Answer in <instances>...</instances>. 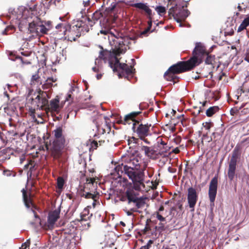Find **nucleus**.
Wrapping results in <instances>:
<instances>
[{
  "mask_svg": "<svg viewBox=\"0 0 249 249\" xmlns=\"http://www.w3.org/2000/svg\"><path fill=\"white\" fill-rule=\"evenodd\" d=\"M151 183L152 184V186L151 187V188L152 189H155L157 188V185H158V183H154L153 181H151Z\"/></svg>",
  "mask_w": 249,
  "mask_h": 249,
  "instance_id": "nucleus-61",
  "label": "nucleus"
},
{
  "mask_svg": "<svg viewBox=\"0 0 249 249\" xmlns=\"http://www.w3.org/2000/svg\"><path fill=\"white\" fill-rule=\"evenodd\" d=\"M81 196L84 197L85 198L87 199L91 198L92 199H93V200H94V201H97L98 198V196H97V195L92 194L89 192L83 193L81 195Z\"/></svg>",
  "mask_w": 249,
  "mask_h": 249,
  "instance_id": "nucleus-30",
  "label": "nucleus"
},
{
  "mask_svg": "<svg viewBox=\"0 0 249 249\" xmlns=\"http://www.w3.org/2000/svg\"><path fill=\"white\" fill-rule=\"evenodd\" d=\"M30 84L32 87L38 86L42 84L41 78L38 74V71L31 77Z\"/></svg>",
  "mask_w": 249,
  "mask_h": 249,
  "instance_id": "nucleus-25",
  "label": "nucleus"
},
{
  "mask_svg": "<svg viewBox=\"0 0 249 249\" xmlns=\"http://www.w3.org/2000/svg\"><path fill=\"white\" fill-rule=\"evenodd\" d=\"M178 10V9L177 6V5L174 7H171L169 9V15H172L173 16V17H174V15L176 14L177 13Z\"/></svg>",
  "mask_w": 249,
  "mask_h": 249,
  "instance_id": "nucleus-42",
  "label": "nucleus"
},
{
  "mask_svg": "<svg viewBox=\"0 0 249 249\" xmlns=\"http://www.w3.org/2000/svg\"><path fill=\"white\" fill-rule=\"evenodd\" d=\"M189 14L190 12L188 10L184 9L183 7L179 8L177 13L174 15V18L178 23H179L180 27H184L185 25L182 22L185 21Z\"/></svg>",
  "mask_w": 249,
  "mask_h": 249,
  "instance_id": "nucleus-13",
  "label": "nucleus"
},
{
  "mask_svg": "<svg viewBox=\"0 0 249 249\" xmlns=\"http://www.w3.org/2000/svg\"><path fill=\"white\" fill-rule=\"evenodd\" d=\"M55 28L58 29H62V34H64V37L68 38L71 41H75L77 38L81 36V32L82 30L81 26L74 25L71 26L66 23H62L57 24ZM62 34V33H60Z\"/></svg>",
  "mask_w": 249,
  "mask_h": 249,
  "instance_id": "nucleus-6",
  "label": "nucleus"
},
{
  "mask_svg": "<svg viewBox=\"0 0 249 249\" xmlns=\"http://www.w3.org/2000/svg\"><path fill=\"white\" fill-rule=\"evenodd\" d=\"M249 25V17L245 18L237 29V32H240L246 29Z\"/></svg>",
  "mask_w": 249,
  "mask_h": 249,
  "instance_id": "nucleus-29",
  "label": "nucleus"
},
{
  "mask_svg": "<svg viewBox=\"0 0 249 249\" xmlns=\"http://www.w3.org/2000/svg\"><path fill=\"white\" fill-rule=\"evenodd\" d=\"M245 60L247 61V62H249V54L247 53L245 57Z\"/></svg>",
  "mask_w": 249,
  "mask_h": 249,
  "instance_id": "nucleus-64",
  "label": "nucleus"
},
{
  "mask_svg": "<svg viewBox=\"0 0 249 249\" xmlns=\"http://www.w3.org/2000/svg\"><path fill=\"white\" fill-rule=\"evenodd\" d=\"M60 211L55 210L49 213L48 218V228L52 229L55 222L59 218Z\"/></svg>",
  "mask_w": 249,
  "mask_h": 249,
  "instance_id": "nucleus-20",
  "label": "nucleus"
},
{
  "mask_svg": "<svg viewBox=\"0 0 249 249\" xmlns=\"http://www.w3.org/2000/svg\"><path fill=\"white\" fill-rule=\"evenodd\" d=\"M181 219V217H180L179 218H177L176 220H173V222L174 224L173 228L170 227L169 225L165 226L164 223L160 222L159 223L158 226H156L155 227V229L160 233H161L165 230L172 231L174 230H177L181 228L182 227V224L180 223Z\"/></svg>",
  "mask_w": 249,
  "mask_h": 249,
  "instance_id": "nucleus-12",
  "label": "nucleus"
},
{
  "mask_svg": "<svg viewBox=\"0 0 249 249\" xmlns=\"http://www.w3.org/2000/svg\"><path fill=\"white\" fill-rule=\"evenodd\" d=\"M23 169L24 170H26L28 169H30L29 160L28 161V162L24 165Z\"/></svg>",
  "mask_w": 249,
  "mask_h": 249,
  "instance_id": "nucleus-63",
  "label": "nucleus"
},
{
  "mask_svg": "<svg viewBox=\"0 0 249 249\" xmlns=\"http://www.w3.org/2000/svg\"><path fill=\"white\" fill-rule=\"evenodd\" d=\"M38 94L36 96H39V97H48V93L46 91H44L41 89H39L38 90Z\"/></svg>",
  "mask_w": 249,
  "mask_h": 249,
  "instance_id": "nucleus-39",
  "label": "nucleus"
},
{
  "mask_svg": "<svg viewBox=\"0 0 249 249\" xmlns=\"http://www.w3.org/2000/svg\"><path fill=\"white\" fill-rule=\"evenodd\" d=\"M63 107L62 103L59 105V98L58 96H56L55 98L50 101V104H48V106H47L46 109H48L51 111L56 112L57 113Z\"/></svg>",
  "mask_w": 249,
  "mask_h": 249,
  "instance_id": "nucleus-19",
  "label": "nucleus"
},
{
  "mask_svg": "<svg viewBox=\"0 0 249 249\" xmlns=\"http://www.w3.org/2000/svg\"><path fill=\"white\" fill-rule=\"evenodd\" d=\"M142 112L141 111H134L130 113L125 116L124 118L123 124H130L133 122L132 130L138 138H143L144 136H148L150 134V128L151 126V124H143L140 123L139 121L136 120V118Z\"/></svg>",
  "mask_w": 249,
  "mask_h": 249,
  "instance_id": "nucleus-5",
  "label": "nucleus"
},
{
  "mask_svg": "<svg viewBox=\"0 0 249 249\" xmlns=\"http://www.w3.org/2000/svg\"><path fill=\"white\" fill-rule=\"evenodd\" d=\"M31 105L36 107V109L46 110L47 106H48V100L46 97L36 96L35 99L32 98Z\"/></svg>",
  "mask_w": 249,
  "mask_h": 249,
  "instance_id": "nucleus-17",
  "label": "nucleus"
},
{
  "mask_svg": "<svg viewBox=\"0 0 249 249\" xmlns=\"http://www.w3.org/2000/svg\"><path fill=\"white\" fill-rule=\"evenodd\" d=\"M95 179L94 178H87V182L89 184H93L95 182Z\"/></svg>",
  "mask_w": 249,
  "mask_h": 249,
  "instance_id": "nucleus-52",
  "label": "nucleus"
},
{
  "mask_svg": "<svg viewBox=\"0 0 249 249\" xmlns=\"http://www.w3.org/2000/svg\"><path fill=\"white\" fill-rule=\"evenodd\" d=\"M29 164L30 170L28 172V174H29L30 173V175L31 176L32 172L36 169L37 165L35 161L33 160H29Z\"/></svg>",
  "mask_w": 249,
  "mask_h": 249,
  "instance_id": "nucleus-31",
  "label": "nucleus"
},
{
  "mask_svg": "<svg viewBox=\"0 0 249 249\" xmlns=\"http://www.w3.org/2000/svg\"><path fill=\"white\" fill-rule=\"evenodd\" d=\"M153 243L154 241L153 240H149L146 245L141 247L140 249H149Z\"/></svg>",
  "mask_w": 249,
  "mask_h": 249,
  "instance_id": "nucleus-40",
  "label": "nucleus"
},
{
  "mask_svg": "<svg viewBox=\"0 0 249 249\" xmlns=\"http://www.w3.org/2000/svg\"><path fill=\"white\" fill-rule=\"evenodd\" d=\"M91 148L96 149L98 147V143L97 141H93L91 143Z\"/></svg>",
  "mask_w": 249,
  "mask_h": 249,
  "instance_id": "nucleus-50",
  "label": "nucleus"
},
{
  "mask_svg": "<svg viewBox=\"0 0 249 249\" xmlns=\"http://www.w3.org/2000/svg\"><path fill=\"white\" fill-rule=\"evenodd\" d=\"M156 217L158 220L160 221V222H165V218L163 217L159 213H157Z\"/></svg>",
  "mask_w": 249,
  "mask_h": 249,
  "instance_id": "nucleus-48",
  "label": "nucleus"
},
{
  "mask_svg": "<svg viewBox=\"0 0 249 249\" xmlns=\"http://www.w3.org/2000/svg\"><path fill=\"white\" fill-rule=\"evenodd\" d=\"M158 147L160 148L159 154L160 155H164L167 153L170 149V147L168 146L167 145H166V146H162V147H160V145H158Z\"/></svg>",
  "mask_w": 249,
  "mask_h": 249,
  "instance_id": "nucleus-32",
  "label": "nucleus"
},
{
  "mask_svg": "<svg viewBox=\"0 0 249 249\" xmlns=\"http://www.w3.org/2000/svg\"><path fill=\"white\" fill-rule=\"evenodd\" d=\"M95 1V0H84L83 3L85 7H88L91 4H94Z\"/></svg>",
  "mask_w": 249,
  "mask_h": 249,
  "instance_id": "nucleus-38",
  "label": "nucleus"
},
{
  "mask_svg": "<svg viewBox=\"0 0 249 249\" xmlns=\"http://www.w3.org/2000/svg\"><path fill=\"white\" fill-rule=\"evenodd\" d=\"M36 107H34V108H33L32 107L29 109L30 112L31 113V116H34L35 113L36 112Z\"/></svg>",
  "mask_w": 249,
  "mask_h": 249,
  "instance_id": "nucleus-56",
  "label": "nucleus"
},
{
  "mask_svg": "<svg viewBox=\"0 0 249 249\" xmlns=\"http://www.w3.org/2000/svg\"><path fill=\"white\" fill-rule=\"evenodd\" d=\"M218 185V177L214 176L211 180L209 188V197L211 202H213L215 200Z\"/></svg>",
  "mask_w": 249,
  "mask_h": 249,
  "instance_id": "nucleus-14",
  "label": "nucleus"
},
{
  "mask_svg": "<svg viewBox=\"0 0 249 249\" xmlns=\"http://www.w3.org/2000/svg\"><path fill=\"white\" fill-rule=\"evenodd\" d=\"M141 150L144 151L146 156L150 159H154L156 158V150L150 147L142 145L141 146Z\"/></svg>",
  "mask_w": 249,
  "mask_h": 249,
  "instance_id": "nucleus-23",
  "label": "nucleus"
},
{
  "mask_svg": "<svg viewBox=\"0 0 249 249\" xmlns=\"http://www.w3.org/2000/svg\"><path fill=\"white\" fill-rule=\"evenodd\" d=\"M89 210L87 209H85L84 210L83 213L81 214V215H85L86 216V217H87V216H89Z\"/></svg>",
  "mask_w": 249,
  "mask_h": 249,
  "instance_id": "nucleus-57",
  "label": "nucleus"
},
{
  "mask_svg": "<svg viewBox=\"0 0 249 249\" xmlns=\"http://www.w3.org/2000/svg\"><path fill=\"white\" fill-rule=\"evenodd\" d=\"M17 58H19V59L20 60L22 64L28 65V64H30L31 63L30 61L27 60H25L21 56H18V57H17Z\"/></svg>",
  "mask_w": 249,
  "mask_h": 249,
  "instance_id": "nucleus-46",
  "label": "nucleus"
},
{
  "mask_svg": "<svg viewBox=\"0 0 249 249\" xmlns=\"http://www.w3.org/2000/svg\"><path fill=\"white\" fill-rule=\"evenodd\" d=\"M56 81V79H54L53 77L48 78L45 83L42 85V89L43 90L51 89L53 86V83L55 82Z\"/></svg>",
  "mask_w": 249,
  "mask_h": 249,
  "instance_id": "nucleus-26",
  "label": "nucleus"
},
{
  "mask_svg": "<svg viewBox=\"0 0 249 249\" xmlns=\"http://www.w3.org/2000/svg\"><path fill=\"white\" fill-rule=\"evenodd\" d=\"M240 147L236 146L232 151V156L229 162L227 174L230 181H232L234 178L237 162L240 157Z\"/></svg>",
  "mask_w": 249,
  "mask_h": 249,
  "instance_id": "nucleus-8",
  "label": "nucleus"
},
{
  "mask_svg": "<svg viewBox=\"0 0 249 249\" xmlns=\"http://www.w3.org/2000/svg\"><path fill=\"white\" fill-rule=\"evenodd\" d=\"M146 137L147 136H144V138H139L138 139H139V140L140 139V140L143 141L145 143H146L147 144H150V142L149 141H148L147 139L146 138Z\"/></svg>",
  "mask_w": 249,
  "mask_h": 249,
  "instance_id": "nucleus-53",
  "label": "nucleus"
},
{
  "mask_svg": "<svg viewBox=\"0 0 249 249\" xmlns=\"http://www.w3.org/2000/svg\"><path fill=\"white\" fill-rule=\"evenodd\" d=\"M198 195L196 190L193 187H190L188 189L187 200L190 208L192 209V211H194Z\"/></svg>",
  "mask_w": 249,
  "mask_h": 249,
  "instance_id": "nucleus-15",
  "label": "nucleus"
},
{
  "mask_svg": "<svg viewBox=\"0 0 249 249\" xmlns=\"http://www.w3.org/2000/svg\"><path fill=\"white\" fill-rule=\"evenodd\" d=\"M155 10L160 15H161L162 14H165L166 13L165 8L162 6H157L155 8Z\"/></svg>",
  "mask_w": 249,
  "mask_h": 249,
  "instance_id": "nucleus-35",
  "label": "nucleus"
},
{
  "mask_svg": "<svg viewBox=\"0 0 249 249\" xmlns=\"http://www.w3.org/2000/svg\"><path fill=\"white\" fill-rule=\"evenodd\" d=\"M114 49H115V46H112V53L115 55V62H114V63H113L112 62H109V65H110V67L113 69V71H118V68L120 67V64H122V63H120L119 60L117 57V56H118L120 54L123 53H120L118 55H116L113 53V51H114ZM126 50V49L124 51V52H123V53H125Z\"/></svg>",
  "mask_w": 249,
  "mask_h": 249,
  "instance_id": "nucleus-24",
  "label": "nucleus"
},
{
  "mask_svg": "<svg viewBox=\"0 0 249 249\" xmlns=\"http://www.w3.org/2000/svg\"><path fill=\"white\" fill-rule=\"evenodd\" d=\"M150 230V228L148 226L147 224H146L144 229V232L146 233L147 231H149Z\"/></svg>",
  "mask_w": 249,
  "mask_h": 249,
  "instance_id": "nucleus-59",
  "label": "nucleus"
},
{
  "mask_svg": "<svg viewBox=\"0 0 249 249\" xmlns=\"http://www.w3.org/2000/svg\"><path fill=\"white\" fill-rule=\"evenodd\" d=\"M32 212H33V213L34 214L35 217L36 218H38L39 220H40L39 216L37 215V214L35 212V211L34 210L32 209Z\"/></svg>",
  "mask_w": 249,
  "mask_h": 249,
  "instance_id": "nucleus-62",
  "label": "nucleus"
},
{
  "mask_svg": "<svg viewBox=\"0 0 249 249\" xmlns=\"http://www.w3.org/2000/svg\"><path fill=\"white\" fill-rule=\"evenodd\" d=\"M194 58H190L187 61H179L170 66L164 74V78L168 81L175 84L179 81V77L176 74L190 71L195 67Z\"/></svg>",
  "mask_w": 249,
  "mask_h": 249,
  "instance_id": "nucleus-4",
  "label": "nucleus"
},
{
  "mask_svg": "<svg viewBox=\"0 0 249 249\" xmlns=\"http://www.w3.org/2000/svg\"><path fill=\"white\" fill-rule=\"evenodd\" d=\"M205 57H206L205 60V64L211 65L213 68H214L215 63V55L210 54H209V53H208V54Z\"/></svg>",
  "mask_w": 249,
  "mask_h": 249,
  "instance_id": "nucleus-27",
  "label": "nucleus"
},
{
  "mask_svg": "<svg viewBox=\"0 0 249 249\" xmlns=\"http://www.w3.org/2000/svg\"><path fill=\"white\" fill-rule=\"evenodd\" d=\"M92 215V214H90V216H87L85 215H81V219L80 221L83 222V221H87L89 219V218Z\"/></svg>",
  "mask_w": 249,
  "mask_h": 249,
  "instance_id": "nucleus-47",
  "label": "nucleus"
},
{
  "mask_svg": "<svg viewBox=\"0 0 249 249\" xmlns=\"http://www.w3.org/2000/svg\"><path fill=\"white\" fill-rule=\"evenodd\" d=\"M72 90H73L72 89L69 90L65 102L66 101H70V99L71 98V93H72Z\"/></svg>",
  "mask_w": 249,
  "mask_h": 249,
  "instance_id": "nucleus-49",
  "label": "nucleus"
},
{
  "mask_svg": "<svg viewBox=\"0 0 249 249\" xmlns=\"http://www.w3.org/2000/svg\"><path fill=\"white\" fill-rule=\"evenodd\" d=\"M223 76H226V73L223 71H221L218 75V80H222Z\"/></svg>",
  "mask_w": 249,
  "mask_h": 249,
  "instance_id": "nucleus-54",
  "label": "nucleus"
},
{
  "mask_svg": "<svg viewBox=\"0 0 249 249\" xmlns=\"http://www.w3.org/2000/svg\"><path fill=\"white\" fill-rule=\"evenodd\" d=\"M21 192L22 193L23 199L26 207L29 208L32 206L33 208L36 209V206L33 204L31 197L28 196L26 190L25 189H22Z\"/></svg>",
  "mask_w": 249,
  "mask_h": 249,
  "instance_id": "nucleus-22",
  "label": "nucleus"
},
{
  "mask_svg": "<svg viewBox=\"0 0 249 249\" xmlns=\"http://www.w3.org/2000/svg\"><path fill=\"white\" fill-rule=\"evenodd\" d=\"M130 6L142 10L149 19L151 20L153 17L152 10L147 3L139 2L131 4Z\"/></svg>",
  "mask_w": 249,
  "mask_h": 249,
  "instance_id": "nucleus-16",
  "label": "nucleus"
},
{
  "mask_svg": "<svg viewBox=\"0 0 249 249\" xmlns=\"http://www.w3.org/2000/svg\"><path fill=\"white\" fill-rule=\"evenodd\" d=\"M166 145H167V143H165L162 139H160V142L159 145H160V147H161V146H166Z\"/></svg>",
  "mask_w": 249,
  "mask_h": 249,
  "instance_id": "nucleus-60",
  "label": "nucleus"
},
{
  "mask_svg": "<svg viewBox=\"0 0 249 249\" xmlns=\"http://www.w3.org/2000/svg\"><path fill=\"white\" fill-rule=\"evenodd\" d=\"M18 56H19L16 55L13 52H10L9 53V58L13 61H15L16 59H19V58H17V57H18Z\"/></svg>",
  "mask_w": 249,
  "mask_h": 249,
  "instance_id": "nucleus-43",
  "label": "nucleus"
},
{
  "mask_svg": "<svg viewBox=\"0 0 249 249\" xmlns=\"http://www.w3.org/2000/svg\"><path fill=\"white\" fill-rule=\"evenodd\" d=\"M103 13L101 12V10L96 11L92 14L91 18L89 17L88 18L89 25L92 27L96 21L103 17Z\"/></svg>",
  "mask_w": 249,
  "mask_h": 249,
  "instance_id": "nucleus-21",
  "label": "nucleus"
},
{
  "mask_svg": "<svg viewBox=\"0 0 249 249\" xmlns=\"http://www.w3.org/2000/svg\"><path fill=\"white\" fill-rule=\"evenodd\" d=\"M100 22L102 26V29L100 30L101 34H110L111 37H112L111 40H109L111 45L115 46L113 53L116 55H118L120 53L124 52L126 50V46L124 42V38L119 37V33L118 32L115 30L112 31L108 18H105L102 21L100 20ZM109 39H110L109 38Z\"/></svg>",
  "mask_w": 249,
  "mask_h": 249,
  "instance_id": "nucleus-3",
  "label": "nucleus"
},
{
  "mask_svg": "<svg viewBox=\"0 0 249 249\" xmlns=\"http://www.w3.org/2000/svg\"><path fill=\"white\" fill-rule=\"evenodd\" d=\"M32 52L29 51H23L21 52V54L25 56H29L31 54Z\"/></svg>",
  "mask_w": 249,
  "mask_h": 249,
  "instance_id": "nucleus-51",
  "label": "nucleus"
},
{
  "mask_svg": "<svg viewBox=\"0 0 249 249\" xmlns=\"http://www.w3.org/2000/svg\"><path fill=\"white\" fill-rule=\"evenodd\" d=\"M30 242L28 240L26 242L23 243L21 246V249H26L27 248H29Z\"/></svg>",
  "mask_w": 249,
  "mask_h": 249,
  "instance_id": "nucleus-44",
  "label": "nucleus"
},
{
  "mask_svg": "<svg viewBox=\"0 0 249 249\" xmlns=\"http://www.w3.org/2000/svg\"><path fill=\"white\" fill-rule=\"evenodd\" d=\"M202 125L205 129L209 131L211 128L213 126V124L211 122H206L202 124Z\"/></svg>",
  "mask_w": 249,
  "mask_h": 249,
  "instance_id": "nucleus-36",
  "label": "nucleus"
},
{
  "mask_svg": "<svg viewBox=\"0 0 249 249\" xmlns=\"http://www.w3.org/2000/svg\"><path fill=\"white\" fill-rule=\"evenodd\" d=\"M102 50L100 51L99 58L105 60L107 58V55L108 54V52L107 51L103 50V48L101 47Z\"/></svg>",
  "mask_w": 249,
  "mask_h": 249,
  "instance_id": "nucleus-33",
  "label": "nucleus"
},
{
  "mask_svg": "<svg viewBox=\"0 0 249 249\" xmlns=\"http://www.w3.org/2000/svg\"><path fill=\"white\" fill-rule=\"evenodd\" d=\"M139 140L138 138H136L135 137H132L128 140V144L130 146L132 143H139Z\"/></svg>",
  "mask_w": 249,
  "mask_h": 249,
  "instance_id": "nucleus-37",
  "label": "nucleus"
},
{
  "mask_svg": "<svg viewBox=\"0 0 249 249\" xmlns=\"http://www.w3.org/2000/svg\"><path fill=\"white\" fill-rule=\"evenodd\" d=\"M172 152L175 154H178L180 152V150L178 147H176L172 150Z\"/></svg>",
  "mask_w": 249,
  "mask_h": 249,
  "instance_id": "nucleus-58",
  "label": "nucleus"
},
{
  "mask_svg": "<svg viewBox=\"0 0 249 249\" xmlns=\"http://www.w3.org/2000/svg\"><path fill=\"white\" fill-rule=\"evenodd\" d=\"M48 30L40 19L37 17L29 24L28 31L30 33L34 34L36 36H40L46 34Z\"/></svg>",
  "mask_w": 249,
  "mask_h": 249,
  "instance_id": "nucleus-9",
  "label": "nucleus"
},
{
  "mask_svg": "<svg viewBox=\"0 0 249 249\" xmlns=\"http://www.w3.org/2000/svg\"><path fill=\"white\" fill-rule=\"evenodd\" d=\"M141 162V160L140 158H133L132 159H130V161L129 162V164H132V166L128 165H124L123 163H122L121 164H118L117 165L114 169V173H111L112 174H115V173L117 175V178H120L122 176V174L124 173V171H123L124 170V167L127 166L129 167L130 166L132 169H133L134 170H139L140 168V164Z\"/></svg>",
  "mask_w": 249,
  "mask_h": 249,
  "instance_id": "nucleus-11",
  "label": "nucleus"
},
{
  "mask_svg": "<svg viewBox=\"0 0 249 249\" xmlns=\"http://www.w3.org/2000/svg\"><path fill=\"white\" fill-rule=\"evenodd\" d=\"M56 29L57 30V31H56V34H59V35L61 36V37H64V34H61L60 33H63V31H62V29L61 28H59L58 29H57L56 28Z\"/></svg>",
  "mask_w": 249,
  "mask_h": 249,
  "instance_id": "nucleus-55",
  "label": "nucleus"
},
{
  "mask_svg": "<svg viewBox=\"0 0 249 249\" xmlns=\"http://www.w3.org/2000/svg\"><path fill=\"white\" fill-rule=\"evenodd\" d=\"M53 138L50 141L45 142V147L50 155L54 159H59L62 155L66 144V137L62 126L57 127L53 132Z\"/></svg>",
  "mask_w": 249,
  "mask_h": 249,
  "instance_id": "nucleus-2",
  "label": "nucleus"
},
{
  "mask_svg": "<svg viewBox=\"0 0 249 249\" xmlns=\"http://www.w3.org/2000/svg\"><path fill=\"white\" fill-rule=\"evenodd\" d=\"M124 173L126 175L133 183L134 188H128L121 195L120 200L121 201L126 202L128 205H132L133 207L130 209L132 212L141 213L142 211L139 210L145 207V199L139 197V193L136 191L141 190L142 187H145L143 183L144 173L143 172L134 170L129 166L124 167Z\"/></svg>",
  "mask_w": 249,
  "mask_h": 249,
  "instance_id": "nucleus-1",
  "label": "nucleus"
},
{
  "mask_svg": "<svg viewBox=\"0 0 249 249\" xmlns=\"http://www.w3.org/2000/svg\"><path fill=\"white\" fill-rule=\"evenodd\" d=\"M118 69V75L120 77L124 76L125 75L127 76H131L135 72V71L133 66H128L125 63L120 64Z\"/></svg>",
  "mask_w": 249,
  "mask_h": 249,
  "instance_id": "nucleus-18",
  "label": "nucleus"
},
{
  "mask_svg": "<svg viewBox=\"0 0 249 249\" xmlns=\"http://www.w3.org/2000/svg\"><path fill=\"white\" fill-rule=\"evenodd\" d=\"M209 52L206 51L205 47L200 42L196 44V47L193 52V56L190 58H194L195 67L198 66L202 62V59L208 54Z\"/></svg>",
  "mask_w": 249,
  "mask_h": 249,
  "instance_id": "nucleus-10",
  "label": "nucleus"
},
{
  "mask_svg": "<svg viewBox=\"0 0 249 249\" xmlns=\"http://www.w3.org/2000/svg\"><path fill=\"white\" fill-rule=\"evenodd\" d=\"M14 29V27H13V26H8V27H7L4 30H3L2 32V34L3 35H8L10 33H8V32L9 31V30H13Z\"/></svg>",
  "mask_w": 249,
  "mask_h": 249,
  "instance_id": "nucleus-45",
  "label": "nucleus"
},
{
  "mask_svg": "<svg viewBox=\"0 0 249 249\" xmlns=\"http://www.w3.org/2000/svg\"><path fill=\"white\" fill-rule=\"evenodd\" d=\"M95 122L99 134L109 133L111 124L110 120L108 117L100 114L98 116Z\"/></svg>",
  "mask_w": 249,
  "mask_h": 249,
  "instance_id": "nucleus-7",
  "label": "nucleus"
},
{
  "mask_svg": "<svg viewBox=\"0 0 249 249\" xmlns=\"http://www.w3.org/2000/svg\"><path fill=\"white\" fill-rule=\"evenodd\" d=\"M60 1V0H49L47 2V4H45L44 5H46L47 7L50 6L51 5H56V2L59 3Z\"/></svg>",
  "mask_w": 249,
  "mask_h": 249,
  "instance_id": "nucleus-41",
  "label": "nucleus"
},
{
  "mask_svg": "<svg viewBox=\"0 0 249 249\" xmlns=\"http://www.w3.org/2000/svg\"><path fill=\"white\" fill-rule=\"evenodd\" d=\"M219 107L218 106H213L210 107L206 111V114L208 117H212L215 113L219 110Z\"/></svg>",
  "mask_w": 249,
  "mask_h": 249,
  "instance_id": "nucleus-28",
  "label": "nucleus"
},
{
  "mask_svg": "<svg viewBox=\"0 0 249 249\" xmlns=\"http://www.w3.org/2000/svg\"><path fill=\"white\" fill-rule=\"evenodd\" d=\"M64 184V180L62 177H58L57 179V186L58 189H62Z\"/></svg>",
  "mask_w": 249,
  "mask_h": 249,
  "instance_id": "nucleus-34",
  "label": "nucleus"
}]
</instances>
